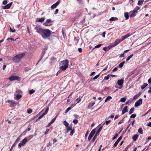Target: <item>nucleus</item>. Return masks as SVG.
Wrapping results in <instances>:
<instances>
[{
	"label": "nucleus",
	"mask_w": 151,
	"mask_h": 151,
	"mask_svg": "<svg viewBox=\"0 0 151 151\" xmlns=\"http://www.w3.org/2000/svg\"><path fill=\"white\" fill-rule=\"evenodd\" d=\"M52 31L48 29H43L40 35L44 39H47L50 37L51 35Z\"/></svg>",
	"instance_id": "nucleus-1"
},
{
	"label": "nucleus",
	"mask_w": 151,
	"mask_h": 151,
	"mask_svg": "<svg viewBox=\"0 0 151 151\" xmlns=\"http://www.w3.org/2000/svg\"><path fill=\"white\" fill-rule=\"evenodd\" d=\"M68 61L67 60L61 61L59 63L60 69L63 70H65L68 66Z\"/></svg>",
	"instance_id": "nucleus-2"
},
{
	"label": "nucleus",
	"mask_w": 151,
	"mask_h": 151,
	"mask_svg": "<svg viewBox=\"0 0 151 151\" xmlns=\"http://www.w3.org/2000/svg\"><path fill=\"white\" fill-rule=\"evenodd\" d=\"M25 55L24 53H22L17 55L12 59V60L15 63L19 62Z\"/></svg>",
	"instance_id": "nucleus-3"
},
{
	"label": "nucleus",
	"mask_w": 151,
	"mask_h": 151,
	"mask_svg": "<svg viewBox=\"0 0 151 151\" xmlns=\"http://www.w3.org/2000/svg\"><path fill=\"white\" fill-rule=\"evenodd\" d=\"M34 26H35V29L36 30V32L40 35L44 29H42L41 26L39 25H34Z\"/></svg>",
	"instance_id": "nucleus-4"
},
{
	"label": "nucleus",
	"mask_w": 151,
	"mask_h": 151,
	"mask_svg": "<svg viewBox=\"0 0 151 151\" xmlns=\"http://www.w3.org/2000/svg\"><path fill=\"white\" fill-rule=\"evenodd\" d=\"M9 80L11 81H12L14 80L19 81L20 80V78L19 76H12L9 78Z\"/></svg>",
	"instance_id": "nucleus-5"
},
{
	"label": "nucleus",
	"mask_w": 151,
	"mask_h": 151,
	"mask_svg": "<svg viewBox=\"0 0 151 151\" xmlns=\"http://www.w3.org/2000/svg\"><path fill=\"white\" fill-rule=\"evenodd\" d=\"M27 142V138H24L22 141H21L18 144V147L20 148L22 146H24Z\"/></svg>",
	"instance_id": "nucleus-6"
},
{
	"label": "nucleus",
	"mask_w": 151,
	"mask_h": 151,
	"mask_svg": "<svg viewBox=\"0 0 151 151\" xmlns=\"http://www.w3.org/2000/svg\"><path fill=\"white\" fill-rule=\"evenodd\" d=\"M95 132L96 129H94L92 130V131H91L89 135L88 138V141H90L91 139L93 137V136L95 133Z\"/></svg>",
	"instance_id": "nucleus-7"
},
{
	"label": "nucleus",
	"mask_w": 151,
	"mask_h": 151,
	"mask_svg": "<svg viewBox=\"0 0 151 151\" xmlns=\"http://www.w3.org/2000/svg\"><path fill=\"white\" fill-rule=\"evenodd\" d=\"M52 22V21L51 19H48L46 20L45 22L43 23V25L45 26H50L52 24H49V23Z\"/></svg>",
	"instance_id": "nucleus-8"
},
{
	"label": "nucleus",
	"mask_w": 151,
	"mask_h": 151,
	"mask_svg": "<svg viewBox=\"0 0 151 151\" xmlns=\"http://www.w3.org/2000/svg\"><path fill=\"white\" fill-rule=\"evenodd\" d=\"M142 99H140L135 103L134 106L136 107H138L142 104Z\"/></svg>",
	"instance_id": "nucleus-9"
},
{
	"label": "nucleus",
	"mask_w": 151,
	"mask_h": 151,
	"mask_svg": "<svg viewBox=\"0 0 151 151\" xmlns=\"http://www.w3.org/2000/svg\"><path fill=\"white\" fill-rule=\"evenodd\" d=\"M122 136H120L117 139V140L116 141V142H115L114 144L113 147L114 148H115L117 146L119 142V141H120V140L122 139Z\"/></svg>",
	"instance_id": "nucleus-10"
},
{
	"label": "nucleus",
	"mask_w": 151,
	"mask_h": 151,
	"mask_svg": "<svg viewBox=\"0 0 151 151\" xmlns=\"http://www.w3.org/2000/svg\"><path fill=\"white\" fill-rule=\"evenodd\" d=\"M117 84L119 86H121V87H120L119 88L121 89L123 86V84L124 83V80L123 79L119 80L117 81Z\"/></svg>",
	"instance_id": "nucleus-11"
},
{
	"label": "nucleus",
	"mask_w": 151,
	"mask_h": 151,
	"mask_svg": "<svg viewBox=\"0 0 151 151\" xmlns=\"http://www.w3.org/2000/svg\"><path fill=\"white\" fill-rule=\"evenodd\" d=\"M12 3V2H11L10 3H9L7 4H6L5 6H3L2 8L3 9H9L10 7L11 6Z\"/></svg>",
	"instance_id": "nucleus-12"
},
{
	"label": "nucleus",
	"mask_w": 151,
	"mask_h": 151,
	"mask_svg": "<svg viewBox=\"0 0 151 151\" xmlns=\"http://www.w3.org/2000/svg\"><path fill=\"white\" fill-rule=\"evenodd\" d=\"M132 35V34H131L130 33H128L127 35H124L122 37V39L121 40V41H123L130 36H131Z\"/></svg>",
	"instance_id": "nucleus-13"
},
{
	"label": "nucleus",
	"mask_w": 151,
	"mask_h": 151,
	"mask_svg": "<svg viewBox=\"0 0 151 151\" xmlns=\"http://www.w3.org/2000/svg\"><path fill=\"white\" fill-rule=\"evenodd\" d=\"M128 107L127 106H125L123 108L122 111V114L123 115L125 113L128 112V110H127Z\"/></svg>",
	"instance_id": "nucleus-14"
},
{
	"label": "nucleus",
	"mask_w": 151,
	"mask_h": 151,
	"mask_svg": "<svg viewBox=\"0 0 151 151\" xmlns=\"http://www.w3.org/2000/svg\"><path fill=\"white\" fill-rule=\"evenodd\" d=\"M121 42L122 41L121 40L117 39L114 42L113 44L114 46H115Z\"/></svg>",
	"instance_id": "nucleus-15"
},
{
	"label": "nucleus",
	"mask_w": 151,
	"mask_h": 151,
	"mask_svg": "<svg viewBox=\"0 0 151 151\" xmlns=\"http://www.w3.org/2000/svg\"><path fill=\"white\" fill-rule=\"evenodd\" d=\"M45 19V17H42L40 18H37V19L36 22H43Z\"/></svg>",
	"instance_id": "nucleus-16"
},
{
	"label": "nucleus",
	"mask_w": 151,
	"mask_h": 151,
	"mask_svg": "<svg viewBox=\"0 0 151 151\" xmlns=\"http://www.w3.org/2000/svg\"><path fill=\"white\" fill-rule=\"evenodd\" d=\"M22 97V96L21 95L17 94L16 95V96L15 97L14 99L16 100H18L21 98Z\"/></svg>",
	"instance_id": "nucleus-17"
},
{
	"label": "nucleus",
	"mask_w": 151,
	"mask_h": 151,
	"mask_svg": "<svg viewBox=\"0 0 151 151\" xmlns=\"http://www.w3.org/2000/svg\"><path fill=\"white\" fill-rule=\"evenodd\" d=\"M95 104V102H91L89 104L88 106V109L91 108L94 104Z\"/></svg>",
	"instance_id": "nucleus-18"
},
{
	"label": "nucleus",
	"mask_w": 151,
	"mask_h": 151,
	"mask_svg": "<svg viewBox=\"0 0 151 151\" xmlns=\"http://www.w3.org/2000/svg\"><path fill=\"white\" fill-rule=\"evenodd\" d=\"M7 102L10 104L12 106H14L16 104L13 101H12L8 100Z\"/></svg>",
	"instance_id": "nucleus-19"
},
{
	"label": "nucleus",
	"mask_w": 151,
	"mask_h": 151,
	"mask_svg": "<svg viewBox=\"0 0 151 151\" xmlns=\"http://www.w3.org/2000/svg\"><path fill=\"white\" fill-rule=\"evenodd\" d=\"M138 137V136L137 134H135L133 136L132 139L134 141H135L137 140Z\"/></svg>",
	"instance_id": "nucleus-20"
},
{
	"label": "nucleus",
	"mask_w": 151,
	"mask_h": 151,
	"mask_svg": "<svg viewBox=\"0 0 151 151\" xmlns=\"http://www.w3.org/2000/svg\"><path fill=\"white\" fill-rule=\"evenodd\" d=\"M31 126L30 125H29L28 126V127L27 130H26L23 132V133H24V134H25L26 133V132H27V131H29L30 130H31Z\"/></svg>",
	"instance_id": "nucleus-21"
},
{
	"label": "nucleus",
	"mask_w": 151,
	"mask_h": 151,
	"mask_svg": "<svg viewBox=\"0 0 151 151\" xmlns=\"http://www.w3.org/2000/svg\"><path fill=\"white\" fill-rule=\"evenodd\" d=\"M118 19V18L116 17H112L109 19L110 21H112L117 20Z\"/></svg>",
	"instance_id": "nucleus-22"
},
{
	"label": "nucleus",
	"mask_w": 151,
	"mask_h": 151,
	"mask_svg": "<svg viewBox=\"0 0 151 151\" xmlns=\"http://www.w3.org/2000/svg\"><path fill=\"white\" fill-rule=\"evenodd\" d=\"M148 85V84L147 83H145L142 85L141 86V88L143 89L145 88Z\"/></svg>",
	"instance_id": "nucleus-23"
},
{
	"label": "nucleus",
	"mask_w": 151,
	"mask_h": 151,
	"mask_svg": "<svg viewBox=\"0 0 151 151\" xmlns=\"http://www.w3.org/2000/svg\"><path fill=\"white\" fill-rule=\"evenodd\" d=\"M124 16L126 20L128 19L129 18V14L127 12H125L124 13Z\"/></svg>",
	"instance_id": "nucleus-24"
},
{
	"label": "nucleus",
	"mask_w": 151,
	"mask_h": 151,
	"mask_svg": "<svg viewBox=\"0 0 151 151\" xmlns=\"http://www.w3.org/2000/svg\"><path fill=\"white\" fill-rule=\"evenodd\" d=\"M112 97L110 96H108L105 99V102H106L108 101L109 100L111 99Z\"/></svg>",
	"instance_id": "nucleus-25"
},
{
	"label": "nucleus",
	"mask_w": 151,
	"mask_h": 151,
	"mask_svg": "<svg viewBox=\"0 0 151 151\" xmlns=\"http://www.w3.org/2000/svg\"><path fill=\"white\" fill-rule=\"evenodd\" d=\"M126 100V97H123L119 101V102H124Z\"/></svg>",
	"instance_id": "nucleus-26"
},
{
	"label": "nucleus",
	"mask_w": 151,
	"mask_h": 151,
	"mask_svg": "<svg viewBox=\"0 0 151 151\" xmlns=\"http://www.w3.org/2000/svg\"><path fill=\"white\" fill-rule=\"evenodd\" d=\"M144 2V0H139L137 4L139 5H141Z\"/></svg>",
	"instance_id": "nucleus-27"
},
{
	"label": "nucleus",
	"mask_w": 151,
	"mask_h": 151,
	"mask_svg": "<svg viewBox=\"0 0 151 151\" xmlns=\"http://www.w3.org/2000/svg\"><path fill=\"white\" fill-rule=\"evenodd\" d=\"M134 108L133 107L132 108L130 109V110L129 112V114H131L132 113H133L134 112Z\"/></svg>",
	"instance_id": "nucleus-28"
},
{
	"label": "nucleus",
	"mask_w": 151,
	"mask_h": 151,
	"mask_svg": "<svg viewBox=\"0 0 151 151\" xmlns=\"http://www.w3.org/2000/svg\"><path fill=\"white\" fill-rule=\"evenodd\" d=\"M133 54H132L129 55L128 57H127L126 59V61L127 62L133 56Z\"/></svg>",
	"instance_id": "nucleus-29"
},
{
	"label": "nucleus",
	"mask_w": 151,
	"mask_h": 151,
	"mask_svg": "<svg viewBox=\"0 0 151 151\" xmlns=\"http://www.w3.org/2000/svg\"><path fill=\"white\" fill-rule=\"evenodd\" d=\"M139 95H140V94H139V93L135 95L134 96V97L133 98V100H135V99H137L138 98V97L139 96Z\"/></svg>",
	"instance_id": "nucleus-30"
},
{
	"label": "nucleus",
	"mask_w": 151,
	"mask_h": 151,
	"mask_svg": "<svg viewBox=\"0 0 151 151\" xmlns=\"http://www.w3.org/2000/svg\"><path fill=\"white\" fill-rule=\"evenodd\" d=\"M125 61H123L119 65V67L120 68H121L123 67L124 64L125 63Z\"/></svg>",
	"instance_id": "nucleus-31"
},
{
	"label": "nucleus",
	"mask_w": 151,
	"mask_h": 151,
	"mask_svg": "<svg viewBox=\"0 0 151 151\" xmlns=\"http://www.w3.org/2000/svg\"><path fill=\"white\" fill-rule=\"evenodd\" d=\"M63 124L66 127H68L69 125V124L65 120L64 121Z\"/></svg>",
	"instance_id": "nucleus-32"
},
{
	"label": "nucleus",
	"mask_w": 151,
	"mask_h": 151,
	"mask_svg": "<svg viewBox=\"0 0 151 151\" xmlns=\"http://www.w3.org/2000/svg\"><path fill=\"white\" fill-rule=\"evenodd\" d=\"M115 47L113 44L112 45H109L107 47H108V49L107 50H108L110 49L111 48H112Z\"/></svg>",
	"instance_id": "nucleus-33"
},
{
	"label": "nucleus",
	"mask_w": 151,
	"mask_h": 151,
	"mask_svg": "<svg viewBox=\"0 0 151 151\" xmlns=\"http://www.w3.org/2000/svg\"><path fill=\"white\" fill-rule=\"evenodd\" d=\"M33 136L32 135H29L28 137H27L25 138H27V141L29 140L33 137Z\"/></svg>",
	"instance_id": "nucleus-34"
},
{
	"label": "nucleus",
	"mask_w": 151,
	"mask_h": 151,
	"mask_svg": "<svg viewBox=\"0 0 151 151\" xmlns=\"http://www.w3.org/2000/svg\"><path fill=\"white\" fill-rule=\"evenodd\" d=\"M57 5L55 4V3L52 5L51 6V8L52 9H53L55 8L57 6Z\"/></svg>",
	"instance_id": "nucleus-35"
},
{
	"label": "nucleus",
	"mask_w": 151,
	"mask_h": 151,
	"mask_svg": "<svg viewBox=\"0 0 151 151\" xmlns=\"http://www.w3.org/2000/svg\"><path fill=\"white\" fill-rule=\"evenodd\" d=\"M72 108V107H68L65 111V113H66L68 111H70Z\"/></svg>",
	"instance_id": "nucleus-36"
},
{
	"label": "nucleus",
	"mask_w": 151,
	"mask_h": 151,
	"mask_svg": "<svg viewBox=\"0 0 151 151\" xmlns=\"http://www.w3.org/2000/svg\"><path fill=\"white\" fill-rule=\"evenodd\" d=\"M138 132L141 134H142L143 133V131L142 129V128H139L138 130Z\"/></svg>",
	"instance_id": "nucleus-37"
},
{
	"label": "nucleus",
	"mask_w": 151,
	"mask_h": 151,
	"mask_svg": "<svg viewBox=\"0 0 151 151\" xmlns=\"http://www.w3.org/2000/svg\"><path fill=\"white\" fill-rule=\"evenodd\" d=\"M109 75H108L106 76H105L104 77V80H108L109 78Z\"/></svg>",
	"instance_id": "nucleus-38"
},
{
	"label": "nucleus",
	"mask_w": 151,
	"mask_h": 151,
	"mask_svg": "<svg viewBox=\"0 0 151 151\" xmlns=\"http://www.w3.org/2000/svg\"><path fill=\"white\" fill-rule=\"evenodd\" d=\"M100 74V73H99L97 75H96L95 76H94L93 78V79L94 80H96V79H97L99 76Z\"/></svg>",
	"instance_id": "nucleus-39"
},
{
	"label": "nucleus",
	"mask_w": 151,
	"mask_h": 151,
	"mask_svg": "<svg viewBox=\"0 0 151 151\" xmlns=\"http://www.w3.org/2000/svg\"><path fill=\"white\" fill-rule=\"evenodd\" d=\"M73 122L75 124H76L78 122V121L76 119H74L73 121Z\"/></svg>",
	"instance_id": "nucleus-40"
},
{
	"label": "nucleus",
	"mask_w": 151,
	"mask_h": 151,
	"mask_svg": "<svg viewBox=\"0 0 151 151\" xmlns=\"http://www.w3.org/2000/svg\"><path fill=\"white\" fill-rule=\"evenodd\" d=\"M35 91L33 90V89H32L29 90V93L30 94H32Z\"/></svg>",
	"instance_id": "nucleus-41"
},
{
	"label": "nucleus",
	"mask_w": 151,
	"mask_h": 151,
	"mask_svg": "<svg viewBox=\"0 0 151 151\" xmlns=\"http://www.w3.org/2000/svg\"><path fill=\"white\" fill-rule=\"evenodd\" d=\"M48 110H49V108H47L46 109L45 112L44 113H43V114L44 115H45V114H46L47 113V112L48 111Z\"/></svg>",
	"instance_id": "nucleus-42"
},
{
	"label": "nucleus",
	"mask_w": 151,
	"mask_h": 151,
	"mask_svg": "<svg viewBox=\"0 0 151 151\" xmlns=\"http://www.w3.org/2000/svg\"><path fill=\"white\" fill-rule=\"evenodd\" d=\"M136 116V114H132L130 116V118H134Z\"/></svg>",
	"instance_id": "nucleus-43"
},
{
	"label": "nucleus",
	"mask_w": 151,
	"mask_h": 151,
	"mask_svg": "<svg viewBox=\"0 0 151 151\" xmlns=\"http://www.w3.org/2000/svg\"><path fill=\"white\" fill-rule=\"evenodd\" d=\"M74 129H72L71 130V132H70V135L71 136H72L73 135V133H74Z\"/></svg>",
	"instance_id": "nucleus-44"
},
{
	"label": "nucleus",
	"mask_w": 151,
	"mask_h": 151,
	"mask_svg": "<svg viewBox=\"0 0 151 151\" xmlns=\"http://www.w3.org/2000/svg\"><path fill=\"white\" fill-rule=\"evenodd\" d=\"M118 134H116L115 135L112 137V140H114V139H115L118 137Z\"/></svg>",
	"instance_id": "nucleus-45"
},
{
	"label": "nucleus",
	"mask_w": 151,
	"mask_h": 151,
	"mask_svg": "<svg viewBox=\"0 0 151 151\" xmlns=\"http://www.w3.org/2000/svg\"><path fill=\"white\" fill-rule=\"evenodd\" d=\"M67 131L68 132L70 130H71L72 129L71 127H68V126L67 127Z\"/></svg>",
	"instance_id": "nucleus-46"
},
{
	"label": "nucleus",
	"mask_w": 151,
	"mask_h": 151,
	"mask_svg": "<svg viewBox=\"0 0 151 151\" xmlns=\"http://www.w3.org/2000/svg\"><path fill=\"white\" fill-rule=\"evenodd\" d=\"M100 131H100V130H98L97 131V132H96V134H95V135H96L97 136H98L99 135V133H100Z\"/></svg>",
	"instance_id": "nucleus-47"
},
{
	"label": "nucleus",
	"mask_w": 151,
	"mask_h": 151,
	"mask_svg": "<svg viewBox=\"0 0 151 151\" xmlns=\"http://www.w3.org/2000/svg\"><path fill=\"white\" fill-rule=\"evenodd\" d=\"M102 45V44H98V45H96V46L94 48H98L100 47Z\"/></svg>",
	"instance_id": "nucleus-48"
},
{
	"label": "nucleus",
	"mask_w": 151,
	"mask_h": 151,
	"mask_svg": "<svg viewBox=\"0 0 151 151\" xmlns=\"http://www.w3.org/2000/svg\"><path fill=\"white\" fill-rule=\"evenodd\" d=\"M32 110L31 109H29L27 110V112L28 114H30L32 112Z\"/></svg>",
	"instance_id": "nucleus-49"
},
{
	"label": "nucleus",
	"mask_w": 151,
	"mask_h": 151,
	"mask_svg": "<svg viewBox=\"0 0 151 151\" xmlns=\"http://www.w3.org/2000/svg\"><path fill=\"white\" fill-rule=\"evenodd\" d=\"M97 136H96L95 135L93 137V139H92L91 142H93L95 140V139H96V138Z\"/></svg>",
	"instance_id": "nucleus-50"
},
{
	"label": "nucleus",
	"mask_w": 151,
	"mask_h": 151,
	"mask_svg": "<svg viewBox=\"0 0 151 151\" xmlns=\"http://www.w3.org/2000/svg\"><path fill=\"white\" fill-rule=\"evenodd\" d=\"M111 122V121L110 120L106 121L105 122L106 125H108Z\"/></svg>",
	"instance_id": "nucleus-51"
},
{
	"label": "nucleus",
	"mask_w": 151,
	"mask_h": 151,
	"mask_svg": "<svg viewBox=\"0 0 151 151\" xmlns=\"http://www.w3.org/2000/svg\"><path fill=\"white\" fill-rule=\"evenodd\" d=\"M136 16V14L135 13H133V12L132 13V14L130 15V17H134Z\"/></svg>",
	"instance_id": "nucleus-52"
},
{
	"label": "nucleus",
	"mask_w": 151,
	"mask_h": 151,
	"mask_svg": "<svg viewBox=\"0 0 151 151\" xmlns=\"http://www.w3.org/2000/svg\"><path fill=\"white\" fill-rule=\"evenodd\" d=\"M7 3V0H4L3 1V4L4 5L6 4Z\"/></svg>",
	"instance_id": "nucleus-53"
},
{
	"label": "nucleus",
	"mask_w": 151,
	"mask_h": 151,
	"mask_svg": "<svg viewBox=\"0 0 151 151\" xmlns=\"http://www.w3.org/2000/svg\"><path fill=\"white\" fill-rule=\"evenodd\" d=\"M56 119V117H54V118H53L51 121L50 122L52 123H54V122H55V119Z\"/></svg>",
	"instance_id": "nucleus-54"
},
{
	"label": "nucleus",
	"mask_w": 151,
	"mask_h": 151,
	"mask_svg": "<svg viewBox=\"0 0 151 151\" xmlns=\"http://www.w3.org/2000/svg\"><path fill=\"white\" fill-rule=\"evenodd\" d=\"M124 121V119H122V120H121L118 123V124H120L122 123H123Z\"/></svg>",
	"instance_id": "nucleus-55"
},
{
	"label": "nucleus",
	"mask_w": 151,
	"mask_h": 151,
	"mask_svg": "<svg viewBox=\"0 0 151 151\" xmlns=\"http://www.w3.org/2000/svg\"><path fill=\"white\" fill-rule=\"evenodd\" d=\"M10 31L12 32H14L15 31V29H13L12 28H10Z\"/></svg>",
	"instance_id": "nucleus-56"
},
{
	"label": "nucleus",
	"mask_w": 151,
	"mask_h": 151,
	"mask_svg": "<svg viewBox=\"0 0 151 151\" xmlns=\"http://www.w3.org/2000/svg\"><path fill=\"white\" fill-rule=\"evenodd\" d=\"M20 138H18L16 140L15 142H14V144H16L19 140Z\"/></svg>",
	"instance_id": "nucleus-57"
},
{
	"label": "nucleus",
	"mask_w": 151,
	"mask_h": 151,
	"mask_svg": "<svg viewBox=\"0 0 151 151\" xmlns=\"http://www.w3.org/2000/svg\"><path fill=\"white\" fill-rule=\"evenodd\" d=\"M81 100V99H80V97H79V98H77L76 99V101H78L77 102V103H79L80 102Z\"/></svg>",
	"instance_id": "nucleus-58"
},
{
	"label": "nucleus",
	"mask_w": 151,
	"mask_h": 151,
	"mask_svg": "<svg viewBox=\"0 0 151 151\" xmlns=\"http://www.w3.org/2000/svg\"><path fill=\"white\" fill-rule=\"evenodd\" d=\"M124 56V53H123L121 54H120L119 55V57L120 58L121 57H123Z\"/></svg>",
	"instance_id": "nucleus-59"
},
{
	"label": "nucleus",
	"mask_w": 151,
	"mask_h": 151,
	"mask_svg": "<svg viewBox=\"0 0 151 151\" xmlns=\"http://www.w3.org/2000/svg\"><path fill=\"white\" fill-rule=\"evenodd\" d=\"M46 131L44 132V134H47L48 132L49 131V129H46Z\"/></svg>",
	"instance_id": "nucleus-60"
},
{
	"label": "nucleus",
	"mask_w": 151,
	"mask_h": 151,
	"mask_svg": "<svg viewBox=\"0 0 151 151\" xmlns=\"http://www.w3.org/2000/svg\"><path fill=\"white\" fill-rule=\"evenodd\" d=\"M58 11H59L58 9H56L55 10V11L54 12V14H57L58 13Z\"/></svg>",
	"instance_id": "nucleus-61"
},
{
	"label": "nucleus",
	"mask_w": 151,
	"mask_h": 151,
	"mask_svg": "<svg viewBox=\"0 0 151 151\" xmlns=\"http://www.w3.org/2000/svg\"><path fill=\"white\" fill-rule=\"evenodd\" d=\"M148 82L150 84H151V77L148 80Z\"/></svg>",
	"instance_id": "nucleus-62"
},
{
	"label": "nucleus",
	"mask_w": 151,
	"mask_h": 151,
	"mask_svg": "<svg viewBox=\"0 0 151 151\" xmlns=\"http://www.w3.org/2000/svg\"><path fill=\"white\" fill-rule=\"evenodd\" d=\"M147 126L151 127V122H149L147 125Z\"/></svg>",
	"instance_id": "nucleus-63"
},
{
	"label": "nucleus",
	"mask_w": 151,
	"mask_h": 151,
	"mask_svg": "<svg viewBox=\"0 0 151 151\" xmlns=\"http://www.w3.org/2000/svg\"><path fill=\"white\" fill-rule=\"evenodd\" d=\"M150 89L148 91V93L151 94V87L149 88Z\"/></svg>",
	"instance_id": "nucleus-64"
}]
</instances>
